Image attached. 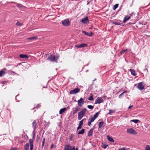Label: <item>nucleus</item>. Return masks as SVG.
Listing matches in <instances>:
<instances>
[{
	"instance_id": "37998d69",
	"label": "nucleus",
	"mask_w": 150,
	"mask_h": 150,
	"mask_svg": "<svg viewBox=\"0 0 150 150\" xmlns=\"http://www.w3.org/2000/svg\"><path fill=\"white\" fill-rule=\"evenodd\" d=\"M128 148L123 147L119 149V150H128Z\"/></svg>"
},
{
	"instance_id": "f257e3e1",
	"label": "nucleus",
	"mask_w": 150,
	"mask_h": 150,
	"mask_svg": "<svg viewBox=\"0 0 150 150\" xmlns=\"http://www.w3.org/2000/svg\"><path fill=\"white\" fill-rule=\"evenodd\" d=\"M87 110L86 108L82 109L78 113V118L79 120H81L84 116L86 113Z\"/></svg>"
},
{
	"instance_id": "9b49d317",
	"label": "nucleus",
	"mask_w": 150,
	"mask_h": 150,
	"mask_svg": "<svg viewBox=\"0 0 150 150\" xmlns=\"http://www.w3.org/2000/svg\"><path fill=\"white\" fill-rule=\"evenodd\" d=\"M7 69L5 68H4L2 70L0 71V77L3 76L6 73V71Z\"/></svg>"
},
{
	"instance_id": "c85d7f7f",
	"label": "nucleus",
	"mask_w": 150,
	"mask_h": 150,
	"mask_svg": "<svg viewBox=\"0 0 150 150\" xmlns=\"http://www.w3.org/2000/svg\"><path fill=\"white\" fill-rule=\"evenodd\" d=\"M127 49H125L121 51L120 52V53L121 54H123L124 53H125L127 51Z\"/></svg>"
},
{
	"instance_id": "a18cd8bd",
	"label": "nucleus",
	"mask_w": 150,
	"mask_h": 150,
	"mask_svg": "<svg viewBox=\"0 0 150 150\" xmlns=\"http://www.w3.org/2000/svg\"><path fill=\"white\" fill-rule=\"evenodd\" d=\"M81 126L79 125V126L77 128V130H78L80 129H81Z\"/></svg>"
},
{
	"instance_id": "2eb2a0df",
	"label": "nucleus",
	"mask_w": 150,
	"mask_h": 150,
	"mask_svg": "<svg viewBox=\"0 0 150 150\" xmlns=\"http://www.w3.org/2000/svg\"><path fill=\"white\" fill-rule=\"evenodd\" d=\"M93 129L91 128L89 130L88 133V137H91L93 135Z\"/></svg>"
},
{
	"instance_id": "e433bc0d",
	"label": "nucleus",
	"mask_w": 150,
	"mask_h": 150,
	"mask_svg": "<svg viewBox=\"0 0 150 150\" xmlns=\"http://www.w3.org/2000/svg\"><path fill=\"white\" fill-rule=\"evenodd\" d=\"M87 107L90 109H93L94 108V106L91 105H88L87 106Z\"/></svg>"
},
{
	"instance_id": "5701e85b",
	"label": "nucleus",
	"mask_w": 150,
	"mask_h": 150,
	"mask_svg": "<svg viewBox=\"0 0 150 150\" xmlns=\"http://www.w3.org/2000/svg\"><path fill=\"white\" fill-rule=\"evenodd\" d=\"M85 132V129H82L78 133V134H82L84 133Z\"/></svg>"
},
{
	"instance_id": "864d4df0",
	"label": "nucleus",
	"mask_w": 150,
	"mask_h": 150,
	"mask_svg": "<svg viewBox=\"0 0 150 150\" xmlns=\"http://www.w3.org/2000/svg\"><path fill=\"white\" fill-rule=\"evenodd\" d=\"M53 146V145L52 144L51 146V148L52 149Z\"/></svg>"
},
{
	"instance_id": "b1692460",
	"label": "nucleus",
	"mask_w": 150,
	"mask_h": 150,
	"mask_svg": "<svg viewBox=\"0 0 150 150\" xmlns=\"http://www.w3.org/2000/svg\"><path fill=\"white\" fill-rule=\"evenodd\" d=\"M104 122H100L98 123V126L99 128H101L102 127L103 125L104 124Z\"/></svg>"
},
{
	"instance_id": "7ed1b4c3",
	"label": "nucleus",
	"mask_w": 150,
	"mask_h": 150,
	"mask_svg": "<svg viewBox=\"0 0 150 150\" xmlns=\"http://www.w3.org/2000/svg\"><path fill=\"white\" fill-rule=\"evenodd\" d=\"M127 133H129L131 134L134 135L137 134V133L136 131L132 128L127 129Z\"/></svg>"
},
{
	"instance_id": "ddd939ff",
	"label": "nucleus",
	"mask_w": 150,
	"mask_h": 150,
	"mask_svg": "<svg viewBox=\"0 0 150 150\" xmlns=\"http://www.w3.org/2000/svg\"><path fill=\"white\" fill-rule=\"evenodd\" d=\"M88 17L86 16L82 19L81 22L83 23H86L87 22H88Z\"/></svg>"
},
{
	"instance_id": "c756f323",
	"label": "nucleus",
	"mask_w": 150,
	"mask_h": 150,
	"mask_svg": "<svg viewBox=\"0 0 150 150\" xmlns=\"http://www.w3.org/2000/svg\"><path fill=\"white\" fill-rule=\"evenodd\" d=\"M99 112H97L93 117L95 119H96L98 117Z\"/></svg>"
},
{
	"instance_id": "de8ad7c7",
	"label": "nucleus",
	"mask_w": 150,
	"mask_h": 150,
	"mask_svg": "<svg viewBox=\"0 0 150 150\" xmlns=\"http://www.w3.org/2000/svg\"><path fill=\"white\" fill-rule=\"evenodd\" d=\"M93 35V33L91 32L90 33H89V36H91Z\"/></svg>"
},
{
	"instance_id": "c03bdc74",
	"label": "nucleus",
	"mask_w": 150,
	"mask_h": 150,
	"mask_svg": "<svg viewBox=\"0 0 150 150\" xmlns=\"http://www.w3.org/2000/svg\"><path fill=\"white\" fill-rule=\"evenodd\" d=\"M73 136V134H71V136H70V137L69 138L70 140H72V137Z\"/></svg>"
},
{
	"instance_id": "c9c22d12",
	"label": "nucleus",
	"mask_w": 150,
	"mask_h": 150,
	"mask_svg": "<svg viewBox=\"0 0 150 150\" xmlns=\"http://www.w3.org/2000/svg\"><path fill=\"white\" fill-rule=\"evenodd\" d=\"M84 120V119H83L81 120L80 121L79 125L81 126H82L83 125V121Z\"/></svg>"
},
{
	"instance_id": "f704fd0d",
	"label": "nucleus",
	"mask_w": 150,
	"mask_h": 150,
	"mask_svg": "<svg viewBox=\"0 0 150 150\" xmlns=\"http://www.w3.org/2000/svg\"><path fill=\"white\" fill-rule=\"evenodd\" d=\"M82 33H83L85 35H86V36H89V33H88L86 32L85 31H82Z\"/></svg>"
},
{
	"instance_id": "a211bd4d",
	"label": "nucleus",
	"mask_w": 150,
	"mask_h": 150,
	"mask_svg": "<svg viewBox=\"0 0 150 150\" xmlns=\"http://www.w3.org/2000/svg\"><path fill=\"white\" fill-rule=\"evenodd\" d=\"M19 57L21 58L26 59H28V57L27 55L25 54H20L19 55Z\"/></svg>"
},
{
	"instance_id": "6e6552de",
	"label": "nucleus",
	"mask_w": 150,
	"mask_h": 150,
	"mask_svg": "<svg viewBox=\"0 0 150 150\" xmlns=\"http://www.w3.org/2000/svg\"><path fill=\"white\" fill-rule=\"evenodd\" d=\"M77 102L78 105L81 107L84 104V99L82 98H81L78 100Z\"/></svg>"
},
{
	"instance_id": "6e6d98bb",
	"label": "nucleus",
	"mask_w": 150,
	"mask_h": 150,
	"mask_svg": "<svg viewBox=\"0 0 150 150\" xmlns=\"http://www.w3.org/2000/svg\"><path fill=\"white\" fill-rule=\"evenodd\" d=\"M11 71V72H12V73H15V72L14 71Z\"/></svg>"
},
{
	"instance_id": "09e8293b",
	"label": "nucleus",
	"mask_w": 150,
	"mask_h": 150,
	"mask_svg": "<svg viewBox=\"0 0 150 150\" xmlns=\"http://www.w3.org/2000/svg\"><path fill=\"white\" fill-rule=\"evenodd\" d=\"M40 106V104H38L37 105V107H36V108H37V109H38V108H39Z\"/></svg>"
},
{
	"instance_id": "39448f33",
	"label": "nucleus",
	"mask_w": 150,
	"mask_h": 150,
	"mask_svg": "<svg viewBox=\"0 0 150 150\" xmlns=\"http://www.w3.org/2000/svg\"><path fill=\"white\" fill-rule=\"evenodd\" d=\"M64 150H75V148L74 146H71L69 144L66 145Z\"/></svg>"
},
{
	"instance_id": "ea45409f",
	"label": "nucleus",
	"mask_w": 150,
	"mask_h": 150,
	"mask_svg": "<svg viewBox=\"0 0 150 150\" xmlns=\"http://www.w3.org/2000/svg\"><path fill=\"white\" fill-rule=\"evenodd\" d=\"M145 150H150V147L149 145H147L146 146Z\"/></svg>"
},
{
	"instance_id": "7c9ffc66",
	"label": "nucleus",
	"mask_w": 150,
	"mask_h": 150,
	"mask_svg": "<svg viewBox=\"0 0 150 150\" xmlns=\"http://www.w3.org/2000/svg\"><path fill=\"white\" fill-rule=\"evenodd\" d=\"M113 23L115 25H120V22L119 21H114L113 22Z\"/></svg>"
},
{
	"instance_id": "052dcab7",
	"label": "nucleus",
	"mask_w": 150,
	"mask_h": 150,
	"mask_svg": "<svg viewBox=\"0 0 150 150\" xmlns=\"http://www.w3.org/2000/svg\"><path fill=\"white\" fill-rule=\"evenodd\" d=\"M83 150H85L84 149Z\"/></svg>"
},
{
	"instance_id": "2f4dec72",
	"label": "nucleus",
	"mask_w": 150,
	"mask_h": 150,
	"mask_svg": "<svg viewBox=\"0 0 150 150\" xmlns=\"http://www.w3.org/2000/svg\"><path fill=\"white\" fill-rule=\"evenodd\" d=\"M115 112V110H109V112L108 114L110 115H111L112 113H114Z\"/></svg>"
},
{
	"instance_id": "603ef678",
	"label": "nucleus",
	"mask_w": 150,
	"mask_h": 150,
	"mask_svg": "<svg viewBox=\"0 0 150 150\" xmlns=\"http://www.w3.org/2000/svg\"><path fill=\"white\" fill-rule=\"evenodd\" d=\"M35 135H34L33 136V139H35Z\"/></svg>"
},
{
	"instance_id": "f03ea898",
	"label": "nucleus",
	"mask_w": 150,
	"mask_h": 150,
	"mask_svg": "<svg viewBox=\"0 0 150 150\" xmlns=\"http://www.w3.org/2000/svg\"><path fill=\"white\" fill-rule=\"evenodd\" d=\"M57 57H55V56H53L52 54H51L49 56L47 60H50L52 62H56L57 63Z\"/></svg>"
},
{
	"instance_id": "473e14b6",
	"label": "nucleus",
	"mask_w": 150,
	"mask_h": 150,
	"mask_svg": "<svg viewBox=\"0 0 150 150\" xmlns=\"http://www.w3.org/2000/svg\"><path fill=\"white\" fill-rule=\"evenodd\" d=\"M127 92V91H125L124 92H123V93H121L119 96V98H121L122 96L124 95V93H125V92Z\"/></svg>"
},
{
	"instance_id": "49530a36",
	"label": "nucleus",
	"mask_w": 150,
	"mask_h": 150,
	"mask_svg": "<svg viewBox=\"0 0 150 150\" xmlns=\"http://www.w3.org/2000/svg\"><path fill=\"white\" fill-rule=\"evenodd\" d=\"M80 46V45L77 44L75 45V47L77 48H80V47H79Z\"/></svg>"
},
{
	"instance_id": "58836bf2",
	"label": "nucleus",
	"mask_w": 150,
	"mask_h": 150,
	"mask_svg": "<svg viewBox=\"0 0 150 150\" xmlns=\"http://www.w3.org/2000/svg\"><path fill=\"white\" fill-rule=\"evenodd\" d=\"M16 5L19 8L22 7L23 6V5L21 4L18 3H16Z\"/></svg>"
},
{
	"instance_id": "f8f14e48",
	"label": "nucleus",
	"mask_w": 150,
	"mask_h": 150,
	"mask_svg": "<svg viewBox=\"0 0 150 150\" xmlns=\"http://www.w3.org/2000/svg\"><path fill=\"white\" fill-rule=\"evenodd\" d=\"M80 108H79L78 106H76L75 108L73 109V114L74 115L78 111L80 110Z\"/></svg>"
},
{
	"instance_id": "5fc2aeb1",
	"label": "nucleus",
	"mask_w": 150,
	"mask_h": 150,
	"mask_svg": "<svg viewBox=\"0 0 150 150\" xmlns=\"http://www.w3.org/2000/svg\"><path fill=\"white\" fill-rule=\"evenodd\" d=\"M96 80V78H95V79L93 80V81H95Z\"/></svg>"
},
{
	"instance_id": "bf43d9fd",
	"label": "nucleus",
	"mask_w": 150,
	"mask_h": 150,
	"mask_svg": "<svg viewBox=\"0 0 150 150\" xmlns=\"http://www.w3.org/2000/svg\"><path fill=\"white\" fill-rule=\"evenodd\" d=\"M76 150H78V149H77V148H76Z\"/></svg>"
},
{
	"instance_id": "393cba45",
	"label": "nucleus",
	"mask_w": 150,
	"mask_h": 150,
	"mask_svg": "<svg viewBox=\"0 0 150 150\" xmlns=\"http://www.w3.org/2000/svg\"><path fill=\"white\" fill-rule=\"evenodd\" d=\"M38 39V37L36 36H33L28 38V40H36Z\"/></svg>"
},
{
	"instance_id": "0eeeda50",
	"label": "nucleus",
	"mask_w": 150,
	"mask_h": 150,
	"mask_svg": "<svg viewBox=\"0 0 150 150\" xmlns=\"http://www.w3.org/2000/svg\"><path fill=\"white\" fill-rule=\"evenodd\" d=\"M137 88L140 90H143L144 88V86L143 84V82L138 83Z\"/></svg>"
},
{
	"instance_id": "6ab92c4d",
	"label": "nucleus",
	"mask_w": 150,
	"mask_h": 150,
	"mask_svg": "<svg viewBox=\"0 0 150 150\" xmlns=\"http://www.w3.org/2000/svg\"><path fill=\"white\" fill-rule=\"evenodd\" d=\"M66 110L67 108H62L59 110V114L60 115L62 114L63 112L66 111Z\"/></svg>"
},
{
	"instance_id": "4be33fe9",
	"label": "nucleus",
	"mask_w": 150,
	"mask_h": 150,
	"mask_svg": "<svg viewBox=\"0 0 150 150\" xmlns=\"http://www.w3.org/2000/svg\"><path fill=\"white\" fill-rule=\"evenodd\" d=\"M107 138L108 140L110 142H114V140L112 138L110 137L109 136H107Z\"/></svg>"
},
{
	"instance_id": "cd10ccee",
	"label": "nucleus",
	"mask_w": 150,
	"mask_h": 150,
	"mask_svg": "<svg viewBox=\"0 0 150 150\" xmlns=\"http://www.w3.org/2000/svg\"><path fill=\"white\" fill-rule=\"evenodd\" d=\"M118 4H116L113 7V9L114 10L116 9L118 7Z\"/></svg>"
},
{
	"instance_id": "f3484780",
	"label": "nucleus",
	"mask_w": 150,
	"mask_h": 150,
	"mask_svg": "<svg viewBox=\"0 0 150 150\" xmlns=\"http://www.w3.org/2000/svg\"><path fill=\"white\" fill-rule=\"evenodd\" d=\"M32 126L34 131L37 128V123L36 120H34L32 123Z\"/></svg>"
},
{
	"instance_id": "1a4fd4ad",
	"label": "nucleus",
	"mask_w": 150,
	"mask_h": 150,
	"mask_svg": "<svg viewBox=\"0 0 150 150\" xmlns=\"http://www.w3.org/2000/svg\"><path fill=\"white\" fill-rule=\"evenodd\" d=\"M95 119L92 116H91L88 120V122L87 125L88 126H90L91 122H94Z\"/></svg>"
},
{
	"instance_id": "9d476101",
	"label": "nucleus",
	"mask_w": 150,
	"mask_h": 150,
	"mask_svg": "<svg viewBox=\"0 0 150 150\" xmlns=\"http://www.w3.org/2000/svg\"><path fill=\"white\" fill-rule=\"evenodd\" d=\"M103 100L102 98L100 97H98L96 100L95 101V104H100L103 102Z\"/></svg>"
},
{
	"instance_id": "bb28decb",
	"label": "nucleus",
	"mask_w": 150,
	"mask_h": 150,
	"mask_svg": "<svg viewBox=\"0 0 150 150\" xmlns=\"http://www.w3.org/2000/svg\"><path fill=\"white\" fill-rule=\"evenodd\" d=\"M139 121V120L137 119L132 120L130 121L136 124Z\"/></svg>"
},
{
	"instance_id": "412c9836",
	"label": "nucleus",
	"mask_w": 150,
	"mask_h": 150,
	"mask_svg": "<svg viewBox=\"0 0 150 150\" xmlns=\"http://www.w3.org/2000/svg\"><path fill=\"white\" fill-rule=\"evenodd\" d=\"M29 144L28 143H26L24 146V148L26 150H28L29 149Z\"/></svg>"
},
{
	"instance_id": "423d86ee",
	"label": "nucleus",
	"mask_w": 150,
	"mask_h": 150,
	"mask_svg": "<svg viewBox=\"0 0 150 150\" xmlns=\"http://www.w3.org/2000/svg\"><path fill=\"white\" fill-rule=\"evenodd\" d=\"M80 89L78 88H76L71 91L69 93L71 94H74L78 93L80 91Z\"/></svg>"
},
{
	"instance_id": "dca6fc26",
	"label": "nucleus",
	"mask_w": 150,
	"mask_h": 150,
	"mask_svg": "<svg viewBox=\"0 0 150 150\" xmlns=\"http://www.w3.org/2000/svg\"><path fill=\"white\" fill-rule=\"evenodd\" d=\"M131 18V16H126L124 18V19L123 21V22L124 23H125L129 19Z\"/></svg>"
},
{
	"instance_id": "aec40b11",
	"label": "nucleus",
	"mask_w": 150,
	"mask_h": 150,
	"mask_svg": "<svg viewBox=\"0 0 150 150\" xmlns=\"http://www.w3.org/2000/svg\"><path fill=\"white\" fill-rule=\"evenodd\" d=\"M129 71H130L132 75L134 76L136 75V72L135 70L132 69H130L129 70Z\"/></svg>"
},
{
	"instance_id": "13d9d810",
	"label": "nucleus",
	"mask_w": 150,
	"mask_h": 150,
	"mask_svg": "<svg viewBox=\"0 0 150 150\" xmlns=\"http://www.w3.org/2000/svg\"><path fill=\"white\" fill-rule=\"evenodd\" d=\"M17 102H19V100H17Z\"/></svg>"
},
{
	"instance_id": "a878e982",
	"label": "nucleus",
	"mask_w": 150,
	"mask_h": 150,
	"mask_svg": "<svg viewBox=\"0 0 150 150\" xmlns=\"http://www.w3.org/2000/svg\"><path fill=\"white\" fill-rule=\"evenodd\" d=\"M88 45L87 44L82 43L80 44V46L79 47H80V48L83 47H86Z\"/></svg>"
},
{
	"instance_id": "72a5a7b5",
	"label": "nucleus",
	"mask_w": 150,
	"mask_h": 150,
	"mask_svg": "<svg viewBox=\"0 0 150 150\" xmlns=\"http://www.w3.org/2000/svg\"><path fill=\"white\" fill-rule=\"evenodd\" d=\"M45 138H44L43 139V140H42V148L44 146V144H45Z\"/></svg>"
},
{
	"instance_id": "20e7f679",
	"label": "nucleus",
	"mask_w": 150,
	"mask_h": 150,
	"mask_svg": "<svg viewBox=\"0 0 150 150\" xmlns=\"http://www.w3.org/2000/svg\"><path fill=\"white\" fill-rule=\"evenodd\" d=\"M62 22L63 25L66 26H68L70 24V22L68 19L64 20L62 21Z\"/></svg>"
},
{
	"instance_id": "8fccbe9b",
	"label": "nucleus",
	"mask_w": 150,
	"mask_h": 150,
	"mask_svg": "<svg viewBox=\"0 0 150 150\" xmlns=\"http://www.w3.org/2000/svg\"><path fill=\"white\" fill-rule=\"evenodd\" d=\"M91 1V0H88L87 1V5H88L89 4V3H90Z\"/></svg>"
},
{
	"instance_id": "4468645a",
	"label": "nucleus",
	"mask_w": 150,
	"mask_h": 150,
	"mask_svg": "<svg viewBox=\"0 0 150 150\" xmlns=\"http://www.w3.org/2000/svg\"><path fill=\"white\" fill-rule=\"evenodd\" d=\"M29 143L30 144V150H33V140L32 139H29Z\"/></svg>"
},
{
	"instance_id": "79ce46f5",
	"label": "nucleus",
	"mask_w": 150,
	"mask_h": 150,
	"mask_svg": "<svg viewBox=\"0 0 150 150\" xmlns=\"http://www.w3.org/2000/svg\"><path fill=\"white\" fill-rule=\"evenodd\" d=\"M107 146L108 145L107 144H103L102 145V147L103 148L105 149L106 148Z\"/></svg>"
},
{
	"instance_id": "4d7b16f0",
	"label": "nucleus",
	"mask_w": 150,
	"mask_h": 150,
	"mask_svg": "<svg viewBox=\"0 0 150 150\" xmlns=\"http://www.w3.org/2000/svg\"><path fill=\"white\" fill-rule=\"evenodd\" d=\"M35 108L34 107V108H33L32 109H35Z\"/></svg>"
},
{
	"instance_id": "3c124183",
	"label": "nucleus",
	"mask_w": 150,
	"mask_h": 150,
	"mask_svg": "<svg viewBox=\"0 0 150 150\" xmlns=\"http://www.w3.org/2000/svg\"><path fill=\"white\" fill-rule=\"evenodd\" d=\"M132 107V105H131V106H130L129 108H128V109H130V108H131V107Z\"/></svg>"
},
{
	"instance_id": "4c0bfd02",
	"label": "nucleus",
	"mask_w": 150,
	"mask_h": 150,
	"mask_svg": "<svg viewBox=\"0 0 150 150\" xmlns=\"http://www.w3.org/2000/svg\"><path fill=\"white\" fill-rule=\"evenodd\" d=\"M88 99L89 100H93V96H91L88 98Z\"/></svg>"
},
{
	"instance_id": "a19ab883",
	"label": "nucleus",
	"mask_w": 150,
	"mask_h": 150,
	"mask_svg": "<svg viewBox=\"0 0 150 150\" xmlns=\"http://www.w3.org/2000/svg\"><path fill=\"white\" fill-rule=\"evenodd\" d=\"M16 24L18 25H23V24L21 23H20L18 21L16 23Z\"/></svg>"
}]
</instances>
